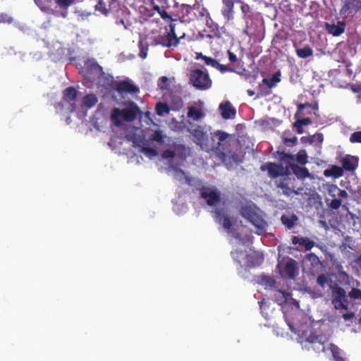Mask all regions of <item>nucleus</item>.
I'll return each mask as SVG.
<instances>
[{"label": "nucleus", "instance_id": "8", "mask_svg": "<svg viewBox=\"0 0 361 361\" xmlns=\"http://www.w3.org/2000/svg\"><path fill=\"white\" fill-rule=\"evenodd\" d=\"M277 187L282 190V192L287 196L290 195L291 194H300L302 189H300V191L295 190L293 188V185L291 181V179L288 177H283L279 180L276 181Z\"/></svg>", "mask_w": 361, "mask_h": 361}, {"label": "nucleus", "instance_id": "13", "mask_svg": "<svg viewBox=\"0 0 361 361\" xmlns=\"http://www.w3.org/2000/svg\"><path fill=\"white\" fill-rule=\"evenodd\" d=\"M237 2H240V0H223L225 7L223 10V15L228 20L233 18V5Z\"/></svg>", "mask_w": 361, "mask_h": 361}, {"label": "nucleus", "instance_id": "63", "mask_svg": "<svg viewBox=\"0 0 361 361\" xmlns=\"http://www.w3.org/2000/svg\"><path fill=\"white\" fill-rule=\"evenodd\" d=\"M247 94H249V96H253L255 94V92L252 90H248Z\"/></svg>", "mask_w": 361, "mask_h": 361}, {"label": "nucleus", "instance_id": "56", "mask_svg": "<svg viewBox=\"0 0 361 361\" xmlns=\"http://www.w3.org/2000/svg\"><path fill=\"white\" fill-rule=\"evenodd\" d=\"M94 68L98 75L102 74V68L101 66H99L98 64H94Z\"/></svg>", "mask_w": 361, "mask_h": 361}, {"label": "nucleus", "instance_id": "27", "mask_svg": "<svg viewBox=\"0 0 361 361\" xmlns=\"http://www.w3.org/2000/svg\"><path fill=\"white\" fill-rule=\"evenodd\" d=\"M77 95V92L73 87H68L63 92V98L68 102L75 99Z\"/></svg>", "mask_w": 361, "mask_h": 361}, {"label": "nucleus", "instance_id": "34", "mask_svg": "<svg viewBox=\"0 0 361 361\" xmlns=\"http://www.w3.org/2000/svg\"><path fill=\"white\" fill-rule=\"evenodd\" d=\"M348 297L353 300H361V290L356 288H353L348 293Z\"/></svg>", "mask_w": 361, "mask_h": 361}, {"label": "nucleus", "instance_id": "10", "mask_svg": "<svg viewBox=\"0 0 361 361\" xmlns=\"http://www.w3.org/2000/svg\"><path fill=\"white\" fill-rule=\"evenodd\" d=\"M219 110L221 111V114L224 119L233 118L236 113L235 109L229 102L220 104Z\"/></svg>", "mask_w": 361, "mask_h": 361}, {"label": "nucleus", "instance_id": "64", "mask_svg": "<svg viewBox=\"0 0 361 361\" xmlns=\"http://www.w3.org/2000/svg\"><path fill=\"white\" fill-rule=\"evenodd\" d=\"M167 80H168V78H167L166 77H162V78H161V81L162 82H166Z\"/></svg>", "mask_w": 361, "mask_h": 361}, {"label": "nucleus", "instance_id": "52", "mask_svg": "<svg viewBox=\"0 0 361 361\" xmlns=\"http://www.w3.org/2000/svg\"><path fill=\"white\" fill-rule=\"evenodd\" d=\"M216 68L219 70L222 73L229 71V68L226 66L221 65L219 63H218V66H216Z\"/></svg>", "mask_w": 361, "mask_h": 361}, {"label": "nucleus", "instance_id": "38", "mask_svg": "<svg viewBox=\"0 0 361 361\" xmlns=\"http://www.w3.org/2000/svg\"><path fill=\"white\" fill-rule=\"evenodd\" d=\"M329 281V277L324 274L319 275L317 279V283L322 287H324V286L328 283Z\"/></svg>", "mask_w": 361, "mask_h": 361}, {"label": "nucleus", "instance_id": "20", "mask_svg": "<svg viewBox=\"0 0 361 361\" xmlns=\"http://www.w3.org/2000/svg\"><path fill=\"white\" fill-rule=\"evenodd\" d=\"M357 12L361 10V0H346L343 9Z\"/></svg>", "mask_w": 361, "mask_h": 361}, {"label": "nucleus", "instance_id": "2", "mask_svg": "<svg viewBox=\"0 0 361 361\" xmlns=\"http://www.w3.org/2000/svg\"><path fill=\"white\" fill-rule=\"evenodd\" d=\"M140 113H141V111L139 107L135 103L132 102L130 107L128 109L121 110L118 108H114L111 111V118L114 124L119 126L122 123V120L133 121Z\"/></svg>", "mask_w": 361, "mask_h": 361}, {"label": "nucleus", "instance_id": "40", "mask_svg": "<svg viewBox=\"0 0 361 361\" xmlns=\"http://www.w3.org/2000/svg\"><path fill=\"white\" fill-rule=\"evenodd\" d=\"M154 9L160 14L163 19H171V16L167 13V12L165 10L161 9L159 6H154Z\"/></svg>", "mask_w": 361, "mask_h": 361}, {"label": "nucleus", "instance_id": "11", "mask_svg": "<svg viewBox=\"0 0 361 361\" xmlns=\"http://www.w3.org/2000/svg\"><path fill=\"white\" fill-rule=\"evenodd\" d=\"M326 30L334 36H338L345 30V24L343 22L338 21L337 24L326 23Z\"/></svg>", "mask_w": 361, "mask_h": 361}, {"label": "nucleus", "instance_id": "50", "mask_svg": "<svg viewBox=\"0 0 361 361\" xmlns=\"http://www.w3.org/2000/svg\"><path fill=\"white\" fill-rule=\"evenodd\" d=\"M228 59L231 62H235L237 61V56L233 52L228 51Z\"/></svg>", "mask_w": 361, "mask_h": 361}, {"label": "nucleus", "instance_id": "5", "mask_svg": "<svg viewBox=\"0 0 361 361\" xmlns=\"http://www.w3.org/2000/svg\"><path fill=\"white\" fill-rule=\"evenodd\" d=\"M188 123L191 126L188 130L195 137V142L201 146L202 149H204L205 151H209L212 149V147H210L207 143V136L204 128L201 126H197L193 128L190 121H189Z\"/></svg>", "mask_w": 361, "mask_h": 361}, {"label": "nucleus", "instance_id": "53", "mask_svg": "<svg viewBox=\"0 0 361 361\" xmlns=\"http://www.w3.org/2000/svg\"><path fill=\"white\" fill-rule=\"evenodd\" d=\"M354 317H355V314L353 312L346 313L343 315V318L345 321L353 319Z\"/></svg>", "mask_w": 361, "mask_h": 361}, {"label": "nucleus", "instance_id": "46", "mask_svg": "<svg viewBox=\"0 0 361 361\" xmlns=\"http://www.w3.org/2000/svg\"><path fill=\"white\" fill-rule=\"evenodd\" d=\"M312 123L310 118H304L302 119H299L296 121V125L300 124L302 126H307Z\"/></svg>", "mask_w": 361, "mask_h": 361}, {"label": "nucleus", "instance_id": "32", "mask_svg": "<svg viewBox=\"0 0 361 361\" xmlns=\"http://www.w3.org/2000/svg\"><path fill=\"white\" fill-rule=\"evenodd\" d=\"M156 111L159 116H163L164 114L169 113V109L166 104L158 103L156 106Z\"/></svg>", "mask_w": 361, "mask_h": 361}, {"label": "nucleus", "instance_id": "7", "mask_svg": "<svg viewBox=\"0 0 361 361\" xmlns=\"http://www.w3.org/2000/svg\"><path fill=\"white\" fill-rule=\"evenodd\" d=\"M201 197L209 206H215L220 201V192L215 188H204L201 192Z\"/></svg>", "mask_w": 361, "mask_h": 361}, {"label": "nucleus", "instance_id": "48", "mask_svg": "<svg viewBox=\"0 0 361 361\" xmlns=\"http://www.w3.org/2000/svg\"><path fill=\"white\" fill-rule=\"evenodd\" d=\"M76 15L79 19L85 20L90 15V13L84 11H77Z\"/></svg>", "mask_w": 361, "mask_h": 361}, {"label": "nucleus", "instance_id": "18", "mask_svg": "<svg viewBox=\"0 0 361 361\" xmlns=\"http://www.w3.org/2000/svg\"><path fill=\"white\" fill-rule=\"evenodd\" d=\"M343 171L342 168L338 166H333L330 169H326L324 171V175L326 177L333 176L334 178L342 176Z\"/></svg>", "mask_w": 361, "mask_h": 361}, {"label": "nucleus", "instance_id": "3", "mask_svg": "<svg viewBox=\"0 0 361 361\" xmlns=\"http://www.w3.org/2000/svg\"><path fill=\"white\" fill-rule=\"evenodd\" d=\"M190 83L196 89L205 90L212 87V81L209 73L200 69H195L189 74Z\"/></svg>", "mask_w": 361, "mask_h": 361}, {"label": "nucleus", "instance_id": "33", "mask_svg": "<svg viewBox=\"0 0 361 361\" xmlns=\"http://www.w3.org/2000/svg\"><path fill=\"white\" fill-rule=\"evenodd\" d=\"M297 161L301 164H305L307 162V154L305 150H300L297 154Z\"/></svg>", "mask_w": 361, "mask_h": 361}, {"label": "nucleus", "instance_id": "42", "mask_svg": "<svg viewBox=\"0 0 361 361\" xmlns=\"http://www.w3.org/2000/svg\"><path fill=\"white\" fill-rule=\"evenodd\" d=\"M310 201L312 202H313L314 203H317L319 205H322V197L321 196L317 194V193H314L312 194L310 197Z\"/></svg>", "mask_w": 361, "mask_h": 361}, {"label": "nucleus", "instance_id": "35", "mask_svg": "<svg viewBox=\"0 0 361 361\" xmlns=\"http://www.w3.org/2000/svg\"><path fill=\"white\" fill-rule=\"evenodd\" d=\"M300 245H303L307 250H310L314 247V243L307 238H302Z\"/></svg>", "mask_w": 361, "mask_h": 361}, {"label": "nucleus", "instance_id": "21", "mask_svg": "<svg viewBox=\"0 0 361 361\" xmlns=\"http://www.w3.org/2000/svg\"><path fill=\"white\" fill-rule=\"evenodd\" d=\"M289 166L291 167L293 171L296 175V176L300 178H305L306 177L310 176V174L306 168L294 166H292L290 163L288 162V167Z\"/></svg>", "mask_w": 361, "mask_h": 361}, {"label": "nucleus", "instance_id": "59", "mask_svg": "<svg viewBox=\"0 0 361 361\" xmlns=\"http://www.w3.org/2000/svg\"><path fill=\"white\" fill-rule=\"evenodd\" d=\"M294 126L297 128V131L299 134H302L303 133V129L302 128V125L298 124L296 125V122L294 123Z\"/></svg>", "mask_w": 361, "mask_h": 361}, {"label": "nucleus", "instance_id": "57", "mask_svg": "<svg viewBox=\"0 0 361 361\" xmlns=\"http://www.w3.org/2000/svg\"><path fill=\"white\" fill-rule=\"evenodd\" d=\"M313 138L318 141L322 142L323 141V135L322 134H317L313 136Z\"/></svg>", "mask_w": 361, "mask_h": 361}, {"label": "nucleus", "instance_id": "61", "mask_svg": "<svg viewBox=\"0 0 361 361\" xmlns=\"http://www.w3.org/2000/svg\"><path fill=\"white\" fill-rule=\"evenodd\" d=\"M297 140V137H293L292 139H290L288 140L289 142H295ZM286 142H288V140H286Z\"/></svg>", "mask_w": 361, "mask_h": 361}, {"label": "nucleus", "instance_id": "51", "mask_svg": "<svg viewBox=\"0 0 361 361\" xmlns=\"http://www.w3.org/2000/svg\"><path fill=\"white\" fill-rule=\"evenodd\" d=\"M216 135L219 136V141H223L226 140L228 137V134L224 132H218L216 133Z\"/></svg>", "mask_w": 361, "mask_h": 361}, {"label": "nucleus", "instance_id": "47", "mask_svg": "<svg viewBox=\"0 0 361 361\" xmlns=\"http://www.w3.org/2000/svg\"><path fill=\"white\" fill-rule=\"evenodd\" d=\"M162 157L164 159H172L175 157V153L171 150H166L163 153Z\"/></svg>", "mask_w": 361, "mask_h": 361}, {"label": "nucleus", "instance_id": "31", "mask_svg": "<svg viewBox=\"0 0 361 361\" xmlns=\"http://www.w3.org/2000/svg\"><path fill=\"white\" fill-rule=\"evenodd\" d=\"M331 352L336 361H345V360L340 355V349L335 345H331Z\"/></svg>", "mask_w": 361, "mask_h": 361}, {"label": "nucleus", "instance_id": "45", "mask_svg": "<svg viewBox=\"0 0 361 361\" xmlns=\"http://www.w3.org/2000/svg\"><path fill=\"white\" fill-rule=\"evenodd\" d=\"M280 80L279 78L276 75H274L272 78L273 82L271 84L270 82L267 79H263V82L267 85L269 87H272L274 85V82H278Z\"/></svg>", "mask_w": 361, "mask_h": 361}, {"label": "nucleus", "instance_id": "9", "mask_svg": "<svg viewBox=\"0 0 361 361\" xmlns=\"http://www.w3.org/2000/svg\"><path fill=\"white\" fill-rule=\"evenodd\" d=\"M171 32L167 33L165 36L162 37L160 41V44L163 46L171 47H176L178 43V39L174 31V26L170 25Z\"/></svg>", "mask_w": 361, "mask_h": 361}, {"label": "nucleus", "instance_id": "62", "mask_svg": "<svg viewBox=\"0 0 361 361\" xmlns=\"http://www.w3.org/2000/svg\"><path fill=\"white\" fill-rule=\"evenodd\" d=\"M308 105L307 104H300L298 105V108L300 110L302 109L305 108V106Z\"/></svg>", "mask_w": 361, "mask_h": 361}, {"label": "nucleus", "instance_id": "28", "mask_svg": "<svg viewBox=\"0 0 361 361\" xmlns=\"http://www.w3.org/2000/svg\"><path fill=\"white\" fill-rule=\"evenodd\" d=\"M296 220L297 217L295 216H289L286 215H283L281 216L282 223L289 228H292L294 226L295 221Z\"/></svg>", "mask_w": 361, "mask_h": 361}, {"label": "nucleus", "instance_id": "14", "mask_svg": "<svg viewBox=\"0 0 361 361\" xmlns=\"http://www.w3.org/2000/svg\"><path fill=\"white\" fill-rule=\"evenodd\" d=\"M332 300L347 301L346 292L344 288L337 285L332 286Z\"/></svg>", "mask_w": 361, "mask_h": 361}, {"label": "nucleus", "instance_id": "1", "mask_svg": "<svg viewBox=\"0 0 361 361\" xmlns=\"http://www.w3.org/2000/svg\"><path fill=\"white\" fill-rule=\"evenodd\" d=\"M240 214L245 219L250 221L257 229L256 233L260 235L266 231L267 223L262 212L252 206L243 207Z\"/></svg>", "mask_w": 361, "mask_h": 361}, {"label": "nucleus", "instance_id": "15", "mask_svg": "<svg viewBox=\"0 0 361 361\" xmlns=\"http://www.w3.org/2000/svg\"><path fill=\"white\" fill-rule=\"evenodd\" d=\"M295 261L290 259L285 264V274L290 278L295 277L297 273V267Z\"/></svg>", "mask_w": 361, "mask_h": 361}, {"label": "nucleus", "instance_id": "55", "mask_svg": "<svg viewBox=\"0 0 361 361\" xmlns=\"http://www.w3.org/2000/svg\"><path fill=\"white\" fill-rule=\"evenodd\" d=\"M341 274L343 276V279H346V281H347L346 283H348V284H350V280L353 281V279L350 278L345 272H341Z\"/></svg>", "mask_w": 361, "mask_h": 361}, {"label": "nucleus", "instance_id": "44", "mask_svg": "<svg viewBox=\"0 0 361 361\" xmlns=\"http://www.w3.org/2000/svg\"><path fill=\"white\" fill-rule=\"evenodd\" d=\"M341 205V201L339 200H337V199H334L333 200H331L329 206L334 209H338Z\"/></svg>", "mask_w": 361, "mask_h": 361}, {"label": "nucleus", "instance_id": "49", "mask_svg": "<svg viewBox=\"0 0 361 361\" xmlns=\"http://www.w3.org/2000/svg\"><path fill=\"white\" fill-rule=\"evenodd\" d=\"M140 51L139 56L142 59H145L147 55V50L141 44L140 45Z\"/></svg>", "mask_w": 361, "mask_h": 361}, {"label": "nucleus", "instance_id": "30", "mask_svg": "<svg viewBox=\"0 0 361 361\" xmlns=\"http://www.w3.org/2000/svg\"><path fill=\"white\" fill-rule=\"evenodd\" d=\"M331 303L336 310H348V301H342L338 300H331Z\"/></svg>", "mask_w": 361, "mask_h": 361}, {"label": "nucleus", "instance_id": "23", "mask_svg": "<svg viewBox=\"0 0 361 361\" xmlns=\"http://www.w3.org/2000/svg\"><path fill=\"white\" fill-rule=\"evenodd\" d=\"M139 151L143 153L146 157L152 159L158 155L157 150L154 148L138 146Z\"/></svg>", "mask_w": 361, "mask_h": 361}, {"label": "nucleus", "instance_id": "54", "mask_svg": "<svg viewBox=\"0 0 361 361\" xmlns=\"http://www.w3.org/2000/svg\"><path fill=\"white\" fill-rule=\"evenodd\" d=\"M337 197H342V198H345V197H348V193H347V192L345 190H341L339 188Z\"/></svg>", "mask_w": 361, "mask_h": 361}, {"label": "nucleus", "instance_id": "24", "mask_svg": "<svg viewBox=\"0 0 361 361\" xmlns=\"http://www.w3.org/2000/svg\"><path fill=\"white\" fill-rule=\"evenodd\" d=\"M296 53L300 58L305 59L311 56L313 54V51L310 47L307 46L303 48L297 49Z\"/></svg>", "mask_w": 361, "mask_h": 361}, {"label": "nucleus", "instance_id": "16", "mask_svg": "<svg viewBox=\"0 0 361 361\" xmlns=\"http://www.w3.org/2000/svg\"><path fill=\"white\" fill-rule=\"evenodd\" d=\"M187 116L193 121H197L204 116L202 111L196 107L190 106L187 113Z\"/></svg>", "mask_w": 361, "mask_h": 361}, {"label": "nucleus", "instance_id": "19", "mask_svg": "<svg viewBox=\"0 0 361 361\" xmlns=\"http://www.w3.org/2000/svg\"><path fill=\"white\" fill-rule=\"evenodd\" d=\"M118 90L121 92H137L138 88L128 82H121L118 84Z\"/></svg>", "mask_w": 361, "mask_h": 361}, {"label": "nucleus", "instance_id": "60", "mask_svg": "<svg viewBox=\"0 0 361 361\" xmlns=\"http://www.w3.org/2000/svg\"><path fill=\"white\" fill-rule=\"evenodd\" d=\"M351 90L355 92H359L361 90V87L360 86H355V85H352L351 87Z\"/></svg>", "mask_w": 361, "mask_h": 361}, {"label": "nucleus", "instance_id": "6", "mask_svg": "<svg viewBox=\"0 0 361 361\" xmlns=\"http://www.w3.org/2000/svg\"><path fill=\"white\" fill-rule=\"evenodd\" d=\"M215 219L216 221L222 224L224 228L227 231L228 234H230L232 237L238 238L239 236L238 234L233 231L232 226L233 224V219L230 218L227 216V214L224 211H216L215 212Z\"/></svg>", "mask_w": 361, "mask_h": 361}, {"label": "nucleus", "instance_id": "22", "mask_svg": "<svg viewBox=\"0 0 361 361\" xmlns=\"http://www.w3.org/2000/svg\"><path fill=\"white\" fill-rule=\"evenodd\" d=\"M288 297L289 295L288 293H286L285 292L280 290H276V293H274L275 300L279 305H282L283 303L286 302L288 300Z\"/></svg>", "mask_w": 361, "mask_h": 361}, {"label": "nucleus", "instance_id": "26", "mask_svg": "<svg viewBox=\"0 0 361 361\" xmlns=\"http://www.w3.org/2000/svg\"><path fill=\"white\" fill-rule=\"evenodd\" d=\"M305 263L310 262V264L314 267L320 266V262H319L318 257L313 253L307 254L305 256Z\"/></svg>", "mask_w": 361, "mask_h": 361}, {"label": "nucleus", "instance_id": "41", "mask_svg": "<svg viewBox=\"0 0 361 361\" xmlns=\"http://www.w3.org/2000/svg\"><path fill=\"white\" fill-rule=\"evenodd\" d=\"M351 142H360L361 143V131L353 133L350 137Z\"/></svg>", "mask_w": 361, "mask_h": 361}, {"label": "nucleus", "instance_id": "17", "mask_svg": "<svg viewBox=\"0 0 361 361\" xmlns=\"http://www.w3.org/2000/svg\"><path fill=\"white\" fill-rule=\"evenodd\" d=\"M343 167L347 171H354L357 166V160L355 157H346L342 160Z\"/></svg>", "mask_w": 361, "mask_h": 361}, {"label": "nucleus", "instance_id": "58", "mask_svg": "<svg viewBox=\"0 0 361 361\" xmlns=\"http://www.w3.org/2000/svg\"><path fill=\"white\" fill-rule=\"evenodd\" d=\"M300 240H302V238H298L297 236H294L293 238L292 242L294 245H296V244L300 245Z\"/></svg>", "mask_w": 361, "mask_h": 361}, {"label": "nucleus", "instance_id": "29", "mask_svg": "<svg viewBox=\"0 0 361 361\" xmlns=\"http://www.w3.org/2000/svg\"><path fill=\"white\" fill-rule=\"evenodd\" d=\"M97 102V98L93 94H88L83 98V104L87 107L93 106Z\"/></svg>", "mask_w": 361, "mask_h": 361}, {"label": "nucleus", "instance_id": "37", "mask_svg": "<svg viewBox=\"0 0 361 361\" xmlns=\"http://www.w3.org/2000/svg\"><path fill=\"white\" fill-rule=\"evenodd\" d=\"M164 135L161 130H156L152 135V140L159 143H162Z\"/></svg>", "mask_w": 361, "mask_h": 361}, {"label": "nucleus", "instance_id": "39", "mask_svg": "<svg viewBox=\"0 0 361 361\" xmlns=\"http://www.w3.org/2000/svg\"><path fill=\"white\" fill-rule=\"evenodd\" d=\"M95 9L97 11H100L102 14L106 15L108 13V8L105 4H104L102 1H99V3L95 6Z\"/></svg>", "mask_w": 361, "mask_h": 361}, {"label": "nucleus", "instance_id": "25", "mask_svg": "<svg viewBox=\"0 0 361 361\" xmlns=\"http://www.w3.org/2000/svg\"><path fill=\"white\" fill-rule=\"evenodd\" d=\"M323 188L328 192L331 197H336L338 196L339 188L336 185L326 183L323 185Z\"/></svg>", "mask_w": 361, "mask_h": 361}, {"label": "nucleus", "instance_id": "43", "mask_svg": "<svg viewBox=\"0 0 361 361\" xmlns=\"http://www.w3.org/2000/svg\"><path fill=\"white\" fill-rule=\"evenodd\" d=\"M75 0H56V3L63 8L68 7Z\"/></svg>", "mask_w": 361, "mask_h": 361}, {"label": "nucleus", "instance_id": "4", "mask_svg": "<svg viewBox=\"0 0 361 361\" xmlns=\"http://www.w3.org/2000/svg\"><path fill=\"white\" fill-rule=\"evenodd\" d=\"M283 163L281 164H276L274 163H267L261 166L262 171L267 170L269 175L271 178H276L278 176H283L290 173L288 169V163L286 162V159L288 161H294V157L292 155L284 154L282 158Z\"/></svg>", "mask_w": 361, "mask_h": 361}, {"label": "nucleus", "instance_id": "36", "mask_svg": "<svg viewBox=\"0 0 361 361\" xmlns=\"http://www.w3.org/2000/svg\"><path fill=\"white\" fill-rule=\"evenodd\" d=\"M200 57L204 60V63L208 65L211 66L216 68V66H218V61H216L215 59L208 57L206 56H202L201 54Z\"/></svg>", "mask_w": 361, "mask_h": 361}, {"label": "nucleus", "instance_id": "12", "mask_svg": "<svg viewBox=\"0 0 361 361\" xmlns=\"http://www.w3.org/2000/svg\"><path fill=\"white\" fill-rule=\"evenodd\" d=\"M169 171L172 173V176L174 177V178H176V180H179V181H182L183 180H185V182L190 185H192V182H193V179L185 175V173H184L183 171L178 169V168H176V167H173V166H171L170 169H169Z\"/></svg>", "mask_w": 361, "mask_h": 361}]
</instances>
